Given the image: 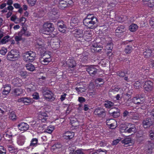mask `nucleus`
I'll return each instance as SVG.
<instances>
[{
  "mask_svg": "<svg viewBox=\"0 0 154 154\" xmlns=\"http://www.w3.org/2000/svg\"><path fill=\"white\" fill-rule=\"evenodd\" d=\"M97 21V19L93 14H88L83 20L84 25L89 29H93L94 28V25Z\"/></svg>",
  "mask_w": 154,
  "mask_h": 154,
  "instance_id": "f257e3e1",
  "label": "nucleus"
},
{
  "mask_svg": "<svg viewBox=\"0 0 154 154\" xmlns=\"http://www.w3.org/2000/svg\"><path fill=\"white\" fill-rule=\"evenodd\" d=\"M108 42L105 38H102L100 39V42L94 41L93 42L91 46V50L92 52H98L101 51L103 45H105Z\"/></svg>",
  "mask_w": 154,
  "mask_h": 154,
  "instance_id": "f03ea898",
  "label": "nucleus"
},
{
  "mask_svg": "<svg viewBox=\"0 0 154 154\" xmlns=\"http://www.w3.org/2000/svg\"><path fill=\"white\" fill-rule=\"evenodd\" d=\"M36 54L33 51H29L24 53L23 56L24 60L26 62H32L35 59Z\"/></svg>",
  "mask_w": 154,
  "mask_h": 154,
  "instance_id": "7ed1b4c3",
  "label": "nucleus"
},
{
  "mask_svg": "<svg viewBox=\"0 0 154 154\" xmlns=\"http://www.w3.org/2000/svg\"><path fill=\"white\" fill-rule=\"evenodd\" d=\"M54 29V25L51 23L47 22L44 23L42 27L43 33L49 34L52 32Z\"/></svg>",
  "mask_w": 154,
  "mask_h": 154,
  "instance_id": "20e7f679",
  "label": "nucleus"
},
{
  "mask_svg": "<svg viewBox=\"0 0 154 154\" xmlns=\"http://www.w3.org/2000/svg\"><path fill=\"white\" fill-rule=\"evenodd\" d=\"M52 61L51 52L49 51H46L44 53L43 57L40 59V62L42 64L46 65Z\"/></svg>",
  "mask_w": 154,
  "mask_h": 154,
  "instance_id": "39448f33",
  "label": "nucleus"
},
{
  "mask_svg": "<svg viewBox=\"0 0 154 154\" xmlns=\"http://www.w3.org/2000/svg\"><path fill=\"white\" fill-rule=\"evenodd\" d=\"M19 55V53L18 50L12 49L8 53L7 59L10 61L16 60L18 59Z\"/></svg>",
  "mask_w": 154,
  "mask_h": 154,
  "instance_id": "423d86ee",
  "label": "nucleus"
},
{
  "mask_svg": "<svg viewBox=\"0 0 154 154\" xmlns=\"http://www.w3.org/2000/svg\"><path fill=\"white\" fill-rule=\"evenodd\" d=\"M42 93L45 99L52 100H55L53 93L51 91L48 89V88H44L42 90Z\"/></svg>",
  "mask_w": 154,
  "mask_h": 154,
  "instance_id": "0eeeda50",
  "label": "nucleus"
},
{
  "mask_svg": "<svg viewBox=\"0 0 154 154\" xmlns=\"http://www.w3.org/2000/svg\"><path fill=\"white\" fill-rule=\"evenodd\" d=\"M83 29L79 28H76L73 31L72 34L74 36L78 41L79 42L84 41H82L83 40Z\"/></svg>",
  "mask_w": 154,
  "mask_h": 154,
  "instance_id": "6e6552de",
  "label": "nucleus"
},
{
  "mask_svg": "<svg viewBox=\"0 0 154 154\" xmlns=\"http://www.w3.org/2000/svg\"><path fill=\"white\" fill-rule=\"evenodd\" d=\"M72 0H60L59 1L58 7L61 9H63L67 7H70L73 4Z\"/></svg>",
  "mask_w": 154,
  "mask_h": 154,
  "instance_id": "1a4fd4ad",
  "label": "nucleus"
},
{
  "mask_svg": "<svg viewBox=\"0 0 154 154\" xmlns=\"http://www.w3.org/2000/svg\"><path fill=\"white\" fill-rule=\"evenodd\" d=\"M62 144L59 142H57L51 146V150L52 152L58 153L62 151Z\"/></svg>",
  "mask_w": 154,
  "mask_h": 154,
  "instance_id": "9d476101",
  "label": "nucleus"
},
{
  "mask_svg": "<svg viewBox=\"0 0 154 154\" xmlns=\"http://www.w3.org/2000/svg\"><path fill=\"white\" fill-rule=\"evenodd\" d=\"M94 113L97 116L102 118H104L106 115L104 109L101 107H99L95 109Z\"/></svg>",
  "mask_w": 154,
  "mask_h": 154,
  "instance_id": "9b49d317",
  "label": "nucleus"
},
{
  "mask_svg": "<svg viewBox=\"0 0 154 154\" xmlns=\"http://www.w3.org/2000/svg\"><path fill=\"white\" fill-rule=\"evenodd\" d=\"M34 101L33 99L29 97H21L18 100V102L23 103L25 105H28L32 103Z\"/></svg>",
  "mask_w": 154,
  "mask_h": 154,
  "instance_id": "f8f14e48",
  "label": "nucleus"
},
{
  "mask_svg": "<svg viewBox=\"0 0 154 154\" xmlns=\"http://www.w3.org/2000/svg\"><path fill=\"white\" fill-rule=\"evenodd\" d=\"M60 43L61 42L59 39L56 38L51 40L50 44L51 47L54 50H56L60 47Z\"/></svg>",
  "mask_w": 154,
  "mask_h": 154,
  "instance_id": "ddd939ff",
  "label": "nucleus"
},
{
  "mask_svg": "<svg viewBox=\"0 0 154 154\" xmlns=\"http://www.w3.org/2000/svg\"><path fill=\"white\" fill-rule=\"evenodd\" d=\"M153 83L152 81L147 79L145 82L143 86L145 91H149L152 90L153 88Z\"/></svg>",
  "mask_w": 154,
  "mask_h": 154,
  "instance_id": "4468645a",
  "label": "nucleus"
},
{
  "mask_svg": "<svg viewBox=\"0 0 154 154\" xmlns=\"http://www.w3.org/2000/svg\"><path fill=\"white\" fill-rule=\"evenodd\" d=\"M74 133L72 131H66L63 134V138L66 140H70L74 136Z\"/></svg>",
  "mask_w": 154,
  "mask_h": 154,
  "instance_id": "2eb2a0df",
  "label": "nucleus"
},
{
  "mask_svg": "<svg viewBox=\"0 0 154 154\" xmlns=\"http://www.w3.org/2000/svg\"><path fill=\"white\" fill-rule=\"evenodd\" d=\"M26 138L25 136L22 134H20L17 138V143L20 146H23L26 141Z\"/></svg>",
  "mask_w": 154,
  "mask_h": 154,
  "instance_id": "dca6fc26",
  "label": "nucleus"
},
{
  "mask_svg": "<svg viewBox=\"0 0 154 154\" xmlns=\"http://www.w3.org/2000/svg\"><path fill=\"white\" fill-rule=\"evenodd\" d=\"M48 117V116L46 112H41L38 115V119L42 122H45Z\"/></svg>",
  "mask_w": 154,
  "mask_h": 154,
  "instance_id": "f3484780",
  "label": "nucleus"
},
{
  "mask_svg": "<svg viewBox=\"0 0 154 154\" xmlns=\"http://www.w3.org/2000/svg\"><path fill=\"white\" fill-rule=\"evenodd\" d=\"M126 128H125V131L130 133L132 132L135 133L136 131V128L134 124L129 123Z\"/></svg>",
  "mask_w": 154,
  "mask_h": 154,
  "instance_id": "a211bd4d",
  "label": "nucleus"
},
{
  "mask_svg": "<svg viewBox=\"0 0 154 154\" xmlns=\"http://www.w3.org/2000/svg\"><path fill=\"white\" fill-rule=\"evenodd\" d=\"M152 119L151 117L148 118L143 121V124L144 128L149 127L153 124L154 121L153 120H152Z\"/></svg>",
  "mask_w": 154,
  "mask_h": 154,
  "instance_id": "6ab92c4d",
  "label": "nucleus"
},
{
  "mask_svg": "<svg viewBox=\"0 0 154 154\" xmlns=\"http://www.w3.org/2000/svg\"><path fill=\"white\" fill-rule=\"evenodd\" d=\"M125 26H119L115 31V35L117 37H120L123 35V32L125 31Z\"/></svg>",
  "mask_w": 154,
  "mask_h": 154,
  "instance_id": "aec40b11",
  "label": "nucleus"
},
{
  "mask_svg": "<svg viewBox=\"0 0 154 154\" xmlns=\"http://www.w3.org/2000/svg\"><path fill=\"white\" fill-rule=\"evenodd\" d=\"M87 71L88 72L91 76H93L97 72V69L94 66H91L86 69Z\"/></svg>",
  "mask_w": 154,
  "mask_h": 154,
  "instance_id": "412c9836",
  "label": "nucleus"
},
{
  "mask_svg": "<svg viewBox=\"0 0 154 154\" xmlns=\"http://www.w3.org/2000/svg\"><path fill=\"white\" fill-rule=\"evenodd\" d=\"M12 85L15 87H20L23 82L22 79L18 78H16L13 79L12 81Z\"/></svg>",
  "mask_w": 154,
  "mask_h": 154,
  "instance_id": "4be33fe9",
  "label": "nucleus"
},
{
  "mask_svg": "<svg viewBox=\"0 0 154 154\" xmlns=\"http://www.w3.org/2000/svg\"><path fill=\"white\" fill-rule=\"evenodd\" d=\"M38 142V140L37 138H32L30 141V143L29 146L26 147V150H28L30 149H31L30 150H32L34 148V147L36 146L37 145Z\"/></svg>",
  "mask_w": 154,
  "mask_h": 154,
  "instance_id": "5701e85b",
  "label": "nucleus"
},
{
  "mask_svg": "<svg viewBox=\"0 0 154 154\" xmlns=\"http://www.w3.org/2000/svg\"><path fill=\"white\" fill-rule=\"evenodd\" d=\"M17 127L20 131H25L28 129L29 126L27 123L22 122L18 125Z\"/></svg>",
  "mask_w": 154,
  "mask_h": 154,
  "instance_id": "b1692460",
  "label": "nucleus"
},
{
  "mask_svg": "<svg viewBox=\"0 0 154 154\" xmlns=\"http://www.w3.org/2000/svg\"><path fill=\"white\" fill-rule=\"evenodd\" d=\"M7 148L10 153L16 154L18 151V148L13 145L8 144L7 146Z\"/></svg>",
  "mask_w": 154,
  "mask_h": 154,
  "instance_id": "393cba45",
  "label": "nucleus"
},
{
  "mask_svg": "<svg viewBox=\"0 0 154 154\" xmlns=\"http://www.w3.org/2000/svg\"><path fill=\"white\" fill-rule=\"evenodd\" d=\"M92 35L91 32L87 31L85 32L83 34V40L87 42H89L91 41Z\"/></svg>",
  "mask_w": 154,
  "mask_h": 154,
  "instance_id": "a878e982",
  "label": "nucleus"
},
{
  "mask_svg": "<svg viewBox=\"0 0 154 154\" xmlns=\"http://www.w3.org/2000/svg\"><path fill=\"white\" fill-rule=\"evenodd\" d=\"M79 60L82 63H85L87 62L88 59V55L84 53L80 54L78 56Z\"/></svg>",
  "mask_w": 154,
  "mask_h": 154,
  "instance_id": "bb28decb",
  "label": "nucleus"
},
{
  "mask_svg": "<svg viewBox=\"0 0 154 154\" xmlns=\"http://www.w3.org/2000/svg\"><path fill=\"white\" fill-rule=\"evenodd\" d=\"M18 35L22 37L23 36L28 37L31 35V33L29 31H27L26 29H25L23 27L20 31L19 32Z\"/></svg>",
  "mask_w": 154,
  "mask_h": 154,
  "instance_id": "cd10ccee",
  "label": "nucleus"
},
{
  "mask_svg": "<svg viewBox=\"0 0 154 154\" xmlns=\"http://www.w3.org/2000/svg\"><path fill=\"white\" fill-rule=\"evenodd\" d=\"M122 143L124 144L125 146H128L132 145L134 144L133 140L130 138H127L122 140Z\"/></svg>",
  "mask_w": 154,
  "mask_h": 154,
  "instance_id": "c85d7f7f",
  "label": "nucleus"
},
{
  "mask_svg": "<svg viewBox=\"0 0 154 154\" xmlns=\"http://www.w3.org/2000/svg\"><path fill=\"white\" fill-rule=\"evenodd\" d=\"M132 101L134 103L138 105L143 104L144 102L143 98H140L139 97H133Z\"/></svg>",
  "mask_w": 154,
  "mask_h": 154,
  "instance_id": "c756f323",
  "label": "nucleus"
},
{
  "mask_svg": "<svg viewBox=\"0 0 154 154\" xmlns=\"http://www.w3.org/2000/svg\"><path fill=\"white\" fill-rule=\"evenodd\" d=\"M23 93V90L20 88H15L12 91V94L15 96H19Z\"/></svg>",
  "mask_w": 154,
  "mask_h": 154,
  "instance_id": "7c9ffc66",
  "label": "nucleus"
},
{
  "mask_svg": "<svg viewBox=\"0 0 154 154\" xmlns=\"http://www.w3.org/2000/svg\"><path fill=\"white\" fill-rule=\"evenodd\" d=\"M146 151L148 154H152V153H154V144L152 143L149 144Z\"/></svg>",
  "mask_w": 154,
  "mask_h": 154,
  "instance_id": "2f4dec72",
  "label": "nucleus"
},
{
  "mask_svg": "<svg viewBox=\"0 0 154 154\" xmlns=\"http://www.w3.org/2000/svg\"><path fill=\"white\" fill-rule=\"evenodd\" d=\"M25 89H26V91L28 93L35 91L36 90V86L31 84L26 86Z\"/></svg>",
  "mask_w": 154,
  "mask_h": 154,
  "instance_id": "473e14b6",
  "label": "nucleus"
},
{
  "mask_svg": "<svg viewBox=\"0 0 154 154\" xmlns=\"http://www.w3.org/2000/svg\"><path fill=\"white\" fill-rule=\"evenodd\" d=\"M76 66V63L73 58L69 59L67 60V67L71 68L75 67Z\"/></svg>",
  "mask_w": 154,
  "mask_h": 154,
  "instance_id": "72a5a7b5",
  "label": "nucleus"
},
{
  "mask_svg": "<svg viewBox=\"0 0 154 154\" xmlns=\"http://www.w3.org/2000/svg\"><path fill=\"white\" fill-rule=\"evenodd\" d=\"M112 109H114L116 110V111H113L112 112L110 113V114L113 116V117L116 118L120 116V109L116 107L112 108Z\"/></svg>",
  "mask_w": 154,
  "mask_h": 154,
  "instance_id": "f704fd0d",
  "label": "nucleus"
},
{
  "mask_svg": "<svg viewBox=\"0 0 154 154\" xmlns=\"http://www.w3.org/2000/svg\"><path fill=\"white\" fill-rule=\"evenodd\" d=\"M105 46V50H108V51H107L108 53H110L113 48V45L112 43L111 42H108Z\"/></svg>",
  "mask_w": 154,
  "mask_h": 154,
  "instance_id": "c9c22d12",
  "label": "nucleus"
},
{
  "mask_svg": "<svg viewBox=\"0 0 154 154\" xmlns=\"http://www.w3.org/2000/svg\"><path fill=\"white\" fill-rule=\"evenodd\" d=\"M79 22L78 18L76 17H72L71 19L70 24L72 27H75L78 25Z\"/></svg>",
  "mask_w": 154,
  "mask_h": 154,
  "instance_id": "e433bc0d",
  "label": "nucleus"
},
{
  "mask_svg": "<svg viewBox=\"0 0 154 154\" xmlns=\"http://www.w3.org/2000/svg\"><path fill=\"white\" fill-rule=\"evenodd\" d=\"M144 4H147V5L152 8L154 6V0H142Z\"/></svg>",
  "mask_w": 154,
  "mask_h": 154,
  "instance_id": "4c0bfd02",
  "label": "nucleus"
},
{
  "mask_svg": "<svg viewBox=\"0 0 154 154\" xmlns=\"http://www.w3.org/2000/svg\"><path fill=\"white\" fill-rule=\"evenodd\" d=\"M4 89L2 92V94L4 95H7L11 91V87L8 85H5L4 87Z\"/></svg>",
  "mask_w": 154,
  "mask_h": 154,
  "instance_id": "58836bf2",
  "label": "nucleus"
},
{
  "mask_svg": "<svg viewBox=\"0 0 154 154\" xmlns=\"http://www.w3.org/2000/svg\"><path fill=\"white\" fill-rule=\"evenodd\" d=\"M57 27L59 30L61 32L64 33L66 31V26L64 24H62V25H60L59 23H58L57 24Z\"/></svg>",
  "mask_w": 154,
  "mask_h": 154,
  "instance_id": "ea45409f",
  "label": "nucleus"
},
{
  "mask_svg": "<svg viewBox=\"0 0 154 154\" xmlns=\"http://www.w3.org/2000/svg\"><path fill=\"white\" fill-rule=\"evenodd\" d=\"M13 136L11 132L8 131L6 132L3 135V137L6 140H10L12 139Z\"/></svg>",
  "mask_w": 154,
  "mask_h": 154,
  "instance_id": "a19ab883",
  "label": "nucleus"
},
{
  "mask_svg": "<svg viewBox=\"0 0 154 154\" xmlns=\"http://www.w3.org/2000/svg\"><path fill=\"white\" fill-rule=\"evenodd\" d=\"M75 89L78 94L83 93L86 90V87L84 86H82L81 87H77L75 88Z\"/></svg>",
  "mask_w": 154,
  "mask_h": 154,
  "instance_id": "79ce46f5",
  "label": "nucleus"
},
{
  "mask_svg": "<svg viewBox=\"0 0 154 154\" xmlns=\"http://www.w3.org/2000/svg\"><path fill=\"white\" fill-rule=\"evenodd\" d=\"M133 49L131 45H127L125 47L124 51L126 54H130L131 53Z\"/></svg>",
  "mask_w": 154,
  "mask_h": 154,
  "instance_id": "37998d69",
  "label": "nucleus"
},
{
  "mask_svg": "<svg viewBox=\"0 0 154 154\" xmlns=\"http://www.w3.org/2000/svg\"><path fill=\"white\" fill-rule=\"evenodd\" d=\"M26 67L27 70L31 72L33 71L35 69L34 66L31 63L26 64Z\"/></svg>",
  "mask_w": 154,
  "mask_h": 154,
  "instance_id": "c03bdc74",
  "label": "nucleus"
},
{
  "mask_svg": "<svg viewBox=\"0 0 154 154\" xmlns=\"http://www.w3.org/2000/svg\"><path fill=\"white\" fill-rule=\"evenodd\" d=\"M7 110V107L2 104L0 107V118H1L5 113Z\"/></svg>",
  "mask_w": 154,
  "mask_h": 154,
  "instance_id": "a18cd8bd",
  "label": "nucleus"
},
{
  "mask_svg": "<svg viewBox=\"0 0 154 154\" xmlns=\"http://www.w3.org/2000/svg\"><path fill=\"white\" fill-rule=\"evenodd\" d=\"M152 53V51L148 48V49L146 50V51L143 52V55L145 57L148 58L150 57Z\"/></svg>",
  "mask_w": 154,
  "mask_h": 154,
  "instance_id": "49530a36",
  "label": "nucleus"
},
{
  "mask_svg": "<svg viewBox=\"0 0 154 154\" xmlns=\"http://www.w3.org/2000/svg\"><path fill=\"white\" fill-rule=\"evenodd\" d=\"M114 105V103H113L108 100L105 101L104 104V106L107 108H110Z\"/></svg>",
  "mask_w": 154,
  "mask_h": 154,
  "instance_id": "de8ad7c7",
  "label": "nucleus"
},
{
  "mask_svg": "<svg viewBox=\"0 0 154 154\" xmlns=\"http://www.w3.org/2000/svg\"><path fill=\"white\" fill-rule=\"evenodd\" d=\"M138 28V26L135 24H131L129 27V30L132 32L136 31Z\"/></svg>",
  "mask_w": 154,
  "mask_h": 154,
  "instance_id": "09e8293b",
  "label": "nucleus"
},
{
  "mask_svg": "<svg viewBox=\"0 0 154 154\" xmlns=\"http://www.w3.org/2000/svg\"><path fill=\"white\" fill-rule=\"evenodd\" d=\"M36 48H38L39 49H42L44 47L43 42L42 41H39V42L37 41L36 45Z\"/></svg>",
  "mask_w": 154,
  "mask_h": 154,
  "instance_id": "8fccbe9b",
  "label": "nucleus"
},
{
  "mask_svg": "<svg viewBox=\"0 0 154 154\" xmlns=\"http://www.w3.org/2000/svg\"><path fill=\"white\" fill-rule=\"evenodd\" d=\"M55 128L54 126L50 125L45 130V132L48 134H51L53 131L54 130Z\"/></svg>",
  "mask_w": 154,
  "mask_h": 154,
  "instance_id": "3c124183",
  "label": "nucleus"
},
{
  "mask_svg": "<svg viewBox=\"0 0 154 154\" xmlns=\"http://www.w3.org/2000/svg\"><path fill=\"white\" fill-rule=\"evenodd\" d=\"M147 115L148 116L154 120V108L149 110L147 112Z\"/></svg>",
  "mask_w": 154,
  "mask_h": 154,
  "instance_id": "603ef678",
  "label": "nucleus"
},
{
  "mask_svg": "<svg viewBox=\"0 0 154 154\" xmlns=\"http://www.w3.org/2000/svg\"><path fill=\"white\" fill-rule=\"evenodd\" d=\"M9 38L10 36L8 35H7L4 37L0 41L1 43L2 44H5L6 43L9 41Z\"/></svg>",
  "mask_w": 154,
  "mask_h": 154,
  "instance_id": "864d4df0",
  "label": "nucleus"
},
{
  "mask_svg": "<svg viewBox=\"0 0 154 154\" xmlns=\"http://www.w3.org/2000/svg\"><path fill=\"white\" fill-rule=\"evenodd\" d=\"M116 73L117 75L120 78L124 77L126 74L124 71L122 70L118 71L116 72Z\"/></svg>",
  "mask_w": 154,
  "mask_h": 154,
  "instance_id": "5fc2aeb1",
  "label": "nucleus"
},
{
  "mask_svg": "<svg viewBox=\"0 0 154 154\" xmlns=\"http://www.w3.org/2000/svg\"><path fill=\"white\" fill-rule=\"evenodd\" d=\"M72 149L71 147H69V149L71 151H73L72 154H84L83 152L80 149H78L76 151H74V149H72V150H71Z\"/></svg>",
  "mask_w": 154,
  "mask_h": 154,
  "instance_id": "6e6d98bb",
  "label": "nucleus"
},
{
  "mask_svg": "<svg viewBox=\"0 0 154 154\" xmlns=\"http://www.w3.org/2000/svg\"><path fill=\"white\" fill-rule=\"evenodd\" d=\"M70 123L73 127H76L79 125V123L76 119L75 120H71Z\"/></svg>",
  "mask_w": 154,
  "mask_h": 154,
  "instance_id": "4d7b16f0",
  "label": "nucleus"
},
{
  "mask_svg": "<svg viewBox=\"0 0 154 154\" xmlns=\"http://www.w3.org/2000/svg\"><path fill=\"white\" fill-rule=\"evenodd\" d=\"M120 89V87L119 86H116L114 88H112L110 90V91L113 93L118 92Z\"/></svg>",
  "mask_w": 154,
  "mask_h": 154,
  "instance_id": "13d9d810",
  "label": "nucleus"
},
{
  "mask_svg": "<svg viewBox=\"0 0 154 154\" xmlns=\"http://www.w3.org/2000/svg\"><path fill=\"white\" fill-rule=\"evenodd\" d=\"M106 150H103L101 148L96 150V153L97 154H106Z\"/></svg>",
  "mask_w": 154,
  "mask_h": 154,
  "instance_id": "bf43d9fd",
  "label": "nucleus"
},
{
  "mask_svg": "<svg viewBox=\"0 0 154 154\" xmlns=\"http://www.w3.org/2000/svg\"><path fill=\"white\" fill-rule=\"evenodd\" d=\"M141 82L140 81H137L134 84V87L136 89H138L141 86Z\"/></svg>",
  "mask_w": 154,
  "mask_h": 154,
  "instance_id": "052dcab7",
  "label": "nucleus"
},
{
  "mask_svg": "<svg viewBox=\"0 0 154 154\" xmlns=\"http://www.w3.org/2000/svg\"><path fill=\"white\" fill-rule=\"evenodd\" d=\"M33 97L32 99L38 100L40 99L39 94L37 92H35L33 93L32 95Z\"/></svg>",
  "mask_w": 154,
  "mask_h": 154,
  "instance_id": "680f3d73",
  "label": "nucleus"
},
{
  "mask_svg": "<svg viewBox=\"0 0 154 154\" xmlns=\"http://www.w3.org/2000/svg\"><path fill=\"white\" fill-rule=\"evenodd\" d=\"M37 0H27V2L29 6H34L36 3Z\"/></svg>",
  "mask_w": 154,
  "mask_h": 154,
  "instance_id": "e2e57ef3",
  "label": "nucleus"
},
{
  "mask_svg": "<svg viewBox=\"0 0 154 154\" xmlns=\"http://www.w3.org/2000/svg\"><path fill=\"white\" fill-rule=\"evenodd\" d=\"M129 112L127 110H125L123 112L122 116L124 118H128L130 116Z\"/></svg>",
  "mask_w": 154,
  "mask_h": 154,
  "instance_id": "0e129e2a",
  "label": "nucleus"
},
{
  "mask_svg": "<svg viewBox=\"0 0 154 154\" xmlns=\"http://www.w3.org/2000/svg\"><path fill=\"white\" fill-rule=\"evenodd\" d=\"M114 122V123H112L111 124H110L108 126L110 128L113 129L115 128L116 127L117 122L115 120Z\"/></svg>",
  "mask_w": 154,
  "mask_h": 154,
  "instance_id": "69168bd1",
  "label": "nucleus"
},
{
  "mask_svg": "<svg viewBox=\"0 0 154 154\" xmlns=\"http://www.w3.org/2000/svg\"><path fill=\"white\" fill-rule=\"evenodd\" d=\"M7 52V50L5 48H2L0 49V54L2 55H5Z\"/></svg>",
  "mask_w": 154,
  "mask_h": 154,
  "instance_id": "338daca9",
  "label": "nucleus"
},
{
  "mask_svg": "<svg viewBox=\"0 0 154 154\" xmlns=\"http://www.w3.org/2000/svg\"><path fill=\"white\" fill-rule=\"evenodd\" d=\"M149 137L151 140H154V131H151L149 132Z\"/></svg>",
  "mask_w": 154,
  "mask_h": 154,
  "instance_id": "774afa93",
  "label": "nucleus"
}]
</instances>
